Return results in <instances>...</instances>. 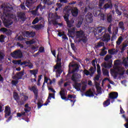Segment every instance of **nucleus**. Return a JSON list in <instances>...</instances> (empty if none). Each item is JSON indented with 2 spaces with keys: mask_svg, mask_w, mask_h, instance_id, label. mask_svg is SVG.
Listing matches in <instances>:
<instances>
[{
  "mask_svg": "<svg viewBox=\"0 0 128 128\" xmlns=\"http://www.w3.org/2000/svg\"><path fill=\"white\" fill-rule=\"evenodd\" d=\"M38 8H40V10H44V8H46V6L44 5L42 6V4H40L37 6L35 10L30 11L31 14H33L34 16H40L38 12Z\"/></svg>",
  "mask_w": 128,
  "mask_h": 128,
  "instance_id": "obj_12",
  "label": "nucleus"
},
{
  "mask_svg": "<svg viewBox=\"0 0 128 128\" xmlns=\"http://www.w3.org/2000/svg\"><path fill=\"white\" fill-rule=\"evenodd\" d=\"M52 98L55 99L56 97H54V94H49L48 96L47 99V101L46 103L44 104V106H48V102H50V100Z\"/></svg>",
  "mask_w": 128,
  "mask_h": 128,
  "instance_id": "obj_19",
  "label": "nucleus"
},
{
  "mask_svg": "<svg viewBox=\"0 0 128 128\" xmlns=\"http://www.w3.org/2000/svg\"><path fill=\"white\" fill-rule=\"evenodd\" d=\"M112 58V56L110 54H107L104 58V60L105 62H108L109 60H110Z\"/></svg>",
  "mask_w": 128,
  "mask_h": 128,
  "instance_id": "obj_38",
  "label": "nucleus"
},
{
  "mask_svg": "<svg viewBox=\"0 0 128 128\" xmlns=\"http://www.w3.org/2000/svg\"><path fill=\"white\" fill-rule=\"evenodd\" d=\"M123 62L124 64V66L126 68H128V61H123Z\"/></svg>",
  "mask_w": 128,
  "mask_h": 128,
  "instance_id": "obj_64",
  "label": "nucleus"
},
{
  "mask_svg": "<svg viewBox=\"0 0 128 128\" xmlns=\"http://www.w3.org/2000/svg\"><path fill=\"white\" fill-rule=\"evenodd\" d=\"M103 104L104 106H110V99H108L104 101V102H103Z\"/></svg>",
  "mask_w": 128,
  "mask_h": 128,
  "instance_id": "obj_36",
  "label": "nucleus"
},
{
  "mask_svg": "<svg viewBox=\"0 0 128 128\" xmlns=\"http://www.w3.org/2000/svg\"><path fill=\"white\" fill-rule=\"evenodd\" d=\"M12 62L14 64H20L21 66L24 65V68L28 66L30 70L34 68V64H32L30 61L28 62L26 60H24L23 62H22V60H14Z\"/></svg>",
  "mask_w": 128,
  "mask_h": 128,
  "instance_id": "obj_5",
  "label": "nucleus"
},
{
  "mask_svg": "<svg viewBox=\"0 0 128 128\" xmlns=\"http://www.w3.org/2000/svg\"><path fill=\"white\" fill-rule=\"evenodd\" d=\"M86 96H88V98H92V96H94V92L92 90V89H89L85 93Z\"/></svg>",
  "mask_w": 128,
  "mask_h": 128,
  "instance_id": "obj_20",
  "label": "nucleus"
},
{
  "mask_svg": "<svg viewBox=\"0 0 128 128\" xmlns=\"http://www.w3.org/2000/svg\"><path fill=\"white\" fill-rule=\"evenodd\" d=\"M103 74L104 76H108V70H103Z\"/></svg>",
  "mask_w": 128,
  "mask_h": 128,
  "instance_id": "obj_51",
  "label": "nucleus"
},
{
  "mask_svg": "<svg viewBox=\"0 0 128 128\" xmlns=\"http://www.w3.org/2000/svg\"><path fill=\"white\" fill-rule=\"evenodd\" d=\"M76 38H79L78 40V42H82L84 44L88 42V38L86 36V34H84V32L82 30H80L79 31L76 32Z\"/></svg>",
  "mask_w": 128,
  "mask_h": 128,
  "instance_id": "obj_3",
  "label": "nucleus"
},
{
  "mask_svg": "<svg viewBox=\"0 0 128 128\" xmlns=\"http://www.w3.org/2000/svg\"><path fill=\"white\" fill-rule=\"evenodd\" d=\"M112 60H110L108 64H104V67L106 68H112Z\"/></svg>",
  "mask_w": 128,
  "mask_h": 128,
  "instance_id": "obj_30",
  "label": "nucleus"
},
{
  "mask_svg": "<svg viewBox=\"0 0 128 128\" xmlns=\"http://www.w3.org/2000/svg\"><path fill=\"white\" fill-rule=\"evenodd\" d=\"M51 52L52 54L54 56V58H56V50H52Z\"/></svg>",
  "mask_w": 128,
  "mask_h": 128,
  "instance_id": "obj_63",
  "label": "nucleus"
},
{
  "mask_svg": "<svg viewBox=\"0 0 128 128\" xmlns=\"http://www.w3.org/2000/svg\"><path fill=\"white\" fill-rule=\"evenodd\" d=\"M4 54L0 51V60H2L4 58Z\"/></svg>",
  "mask_w": 128,
  "mask_h": 128,
  "instance_id": "obj_47",
  "label": "nucleus"
},
{
  "mask_svg": "<svg viewBox=\"0 0 128 128\" xmlns=\"http://www.w3.org/2000/svg\"><path fill=\"white\" fill-rule=\"evenodd\" d=\"M71 48L73 50H76V45H74V44L71 43Z\"/></svg>",
  "mask_w": 128,
  "mask_h": 128,
  "instance_id": "obj_57",
  "label": "nucleus"
},
{
  "mask_svg": "<svg viewBox=\"0 0 128 128\" xmlns=\"http://www.w3.org/2000/svg\"><path fill=\"white\" fill-rule=\"evenodd\" d=\"M96 67H92L91 66L89 69V72H90V76H94V72H96Z\"/></svg>",
  "mask_w": 128,
  "mask_h": 128,
  "instance_id": "obj_25",
  "label": "nucleus"
},
{
  "mask_svg": "<svg viewBox=\"0 0 128 128\" xmlns=\"http://www.w3.org/2000/svg\"><path fill=\"white\" fill-rule=\"evenodd\" d=\"M16 102L18 103V106H22V104H24V102L18 100V101H16Z\"/></svg>",
  "mask_w": 128,
  "mask_h": 128,
  "instance_id": "obj_52",
  "label": "nucleus"
},
{
  "mask_svg": "<svg viewBox=\"0 0 128 128\" xmlns=\"http://www.w3.org/2000/svg\"><path fill=\"white\" fill-rule=\"evenodd\" d=\"M69 70H70V68H72L73 70L71 72V73L78 72V70H80V65H78V64H70L69 66Z\"/></svg>",
  "mask_w": 128,
  "mask_h": 128,
  "instance_id": "obj_11",
  "label": "nucleus"
},
{
  "mask_svg": "<svg viewBox=\"0 0 128 128\" xmlns=\"http://www.w3.org/2000/svg\"><path fill=\"white\" fill-rule=\"evenodd\" d=\"M28 88L30 92H34L35 100H38V88L36 86H32V87L29 86Z\"/></svg>",
  "mask_w": 128,
  "mask_h": 128,
  "instance_id": "obj_9",
  "label": "nucleus"
},
{
  "mask_svg": "<svg viewBox=\"0 0 128 128\" xmlns=\"http://www.w3.org/2000/svg\"><path fill=\"white\" fill-rule=\"evenodd\" d=\"M126 46H128V44H124L122 45V48H121L122 52H124Z\"/></svg>",
  "mask_w": 128,
  "mask_h": 128,
  "instance_id": "obj_49",
  "label": "nucleus"
},
{
  "mask_svg": "<svg viewBox=\"0 0 128 128\" xmlns=\"http://www.w3.org/2000/svg\"><path fill=\"white\" fill-rule=\"evenodd\" d=\"M74 32V30H68V36H72V34Z\"/></svg>",
  "mask_w": 128,
  "mask_h": 128,
  "instance_id": "obj_55",
  "label": "nucleus"
},
{
  "mask_svg": "<svg viewBox=\"0 0 128 128\" xmlns=\"http://www.w3.org/2000/svg\"><path fill=\"white\" fill-rule=\"evenodd\" d=\"M86 90V84L82 86L80 92H82V90L83 92H84V90Z\"/></svg>",
  "mask_w": 128,
  "mask_h": 128,
  "instance_id": "obj_61",
  "label": "nucleus"
},
{
  "mask_svg": "<svg viewBox=\"0 0 128 128\" xmlns=\"http://www.w3.org/2000/svg\"><path fill=\"white\" fill-rule=\"evenodd\" d=\"M25 14L24 12H17V16H24Z\"/></svg>",
  "mask_w": 128,
  "mask_h": 128,
  "instance_id": "obj_42",
  "label": "nucleus"
},
{
  "mask_svg": "<svg viewBox=\"0 0 128 128\" xmlns=\"http://www.w3.org/2000/svg\"><path fill=\"white\" fill-rule=\"evenodd\" d=\"M36 2V0H26V6L28 8H30Z\"/></svg>",
  "mask_w": 128,
  "mask_h": 128,
  "instance_id": "obj_17",
  "label": "nucleus"
},
{
  "mask_svg": "<svg viewBox=\"0 0 128 128\" xmlns=\"http://www.w3.org/2000/svg\"><path fill=\"white\" fill-rule=\"evenodd\" d=\"M94 34L95 36L98 34L102 36V40L105 42H108V41L110 40V36L108 33L106 32V30L104 26L97 27Z\"/></svg>",
  "mask_w": 128,
  "mask_h": 128,
  "instance_id": "obj_1",
  "label": "nucleus"
},
{
  "mask_svg": "<svg viewBox=\"0 0 128 128\" xmlns=\"http://www.w3.org/2000/svg\"><path fill=\"white\" fill-rule=\"evenodd\" d=\"M56 72V76L59 74L60 76L62 70V62H56V64L54 66L53 72Z\"/></svg>",
  "mask_w": 128,
  "mask_h": 128,
  "instance_id": "obj_7",
  "label": "nucleus"
},
{
  "mask_svg": "<svg viewBox=\"0 0 128 128\" xmlns=\"http://www.w3.org/2000/svg\"><path fill=\"white\" fill-rule=\"evenodd\" d=\"M112 74H114V78H118V74H120V73L118 72V71H116L114 70H113L112 71Z\"/></svg>",
  "mask_w": 128,
  "mask_h": 128,
  "instance_id": "obj_41",
  "label": "nucleus"
},
{
  "mask_svg": "<svg viewBox=\"0 0 128 128\" xmlns=\"http://www.w3.org/2000/svg\"><path fill=\"white\" fill-rule=\"evenodd\" d=\"M20 20H21L22 22H24V20H26V16H15L14 17L15 22H18Z\"/></svg>",
  "mask_w": 128,
  "mask_h": 128,
  "instance_id": "obj_26",
  "label": "nucleus"
},
{
  "mask_svg": "<svg viewBox=\"0 0 128 128\" xmlns=\"http://www.w3.org/2000/svg\"><path fill=\"white\" fill-rule=\"evenodd\" d=\"M86 20L88 24H92L94 21V19L92 18V16H89L88 18L86 17Z\"/></svg>",
  "mask_w": 128,
  "mask_h": 128,
  "instance_id": "obj_34",
  "label": "nucleus"
},
{
  "mask_svg": "<svg viewBox=\"0 0 128 128\" xmlns=\"http://www.w3.org/2000/svg\"><path fill=\"white\" fill-rule=\"evenodd\" d=\"M30 72L31 74H33V76H34V74H38V70H30Z\"/></svg>",
  "mask_w": 128,
  "mask_h": 128,
  "instance_id": "obj_33",
  "label": "nucleus"
},
{
  "mask_svg": "<svg viewBox=\"0 0 128 128\" xmlns=\"http://www.w3.org/2000/svg\"><path fill=\"white\" fill-rule=\"evenodd\" d=\"M100 76H102V74H98L94 77V80H100Z\"/></svg>",
  "mask_w": 128,
  "mask_h": 128,
  "instance_id": "obj_46",
  "label": "nucleus"
},
{
  "mask_svg": "<svg viewBox=\"0 0 128 128\" xmlns=\"http://www.w3.org/2000/svg\"><path fill=\"white\" fill-rule=\"evenodd\" d=\"M104 46V43L102 42H98V44L96 45L95 48H100V46Z\"/></svg>",
  "mask_w": 128,
  "mask_h": 128,
  "instance_id": "obj_40",
  "label": "nucleus"
},
{
  "mask_svg": "<svg viewBox=\"0 0 128 128\" xmlns=\"http://www.w3.org/2000/svg\"><path fill=\"white\" fill-rule=\"evenodd\" d=\"M48 78L46 77H44V82H43L44 84H46V82L47 84H48Z\"/></svg>",
  "mask_w": 128,
  "mask_h": 128,
  "instance_id": "obj_60",
  "label": "nucleus"
},
{
  "mask_svg": "<svg viewBox=\"0 0 128 128\" xmlns=\"http://www.w3.org/2000/svg\"><path fill=\"white\" fill-rule=\"evenodd\" d=\"M43 3L44 4H48V6H50L52 4V2L48 0H44Z\"/></svg>",
  "mask_w": 128,
  "mask_h": 128,
  "instance_id": "obj_43",
  "label": "nucleus"
},
{
  "mask_svg": "<svg viewBox=\"0 0 128 128\" xmlns=\"http://www.w3.org/2000/svg\"><path fill=\"white\" fill-rule=\"evenodd\" d=\"M11 56L14 58H22L24 55L20 50H17L11 53Z\"/></svg>",
  "mask_w": 128,
  "mask_h": 128,
  "instance_id": "obj_8",
  "label": "nucleus"
},
{
  "mask_svg": "<svg viewBox=\"0 0 128 128\" xmlns=\"http://www.w3.org/2000/svg\"><path fill=\"white\" fill-rule=\"evenodd\" d=\"M0 32H3V34H6V36H11V34H12V30H8L6 28H2L0 29Z\"/></svg>",
  "mask_w": 128,
  "mask_h": 128,
  "instance_id": "obj_16",
  "label": "nucleus"
},
{
  "mask_svg": "<svg viewBox=\"0 0 128 128\" xmlns=\"http://www.w3.org/2000/svg\"><path fill=\"white\" fill-rule=\"evenodd\" d=\"M62 58H60V53H58L57 55V60H56V62H61Z\"/></svg>",
  "mask_w": 128,
  "mask_h": 128,
  "instance_id": "obj_53",
  "label": "nucleus"
},
{
  "mask_svg": "<svg viewBox=\"0 0 128 128\" xmlns=\"http://www.w3.org/2000/svg\"><path fill=\"white\" fill-rule=\"evenodd\" d=\"M123 38L122 37V36H120L118 38V40L116 41V44H118V46H120V44L123 40Z\"/></svg>",
  "mask_w": 128,
  "mask_h": 128,
  "instance_id": "obj_37",
  "label": "nucleus"
},
{
  "mask_svg": "<svg viewBox=\"0 0 128 128\" xmlns=\"http://www.w3.org/2000/svg\"><path fill=\"white\" fill-rule=\"evenodd\" d=\"M42 75H40L38 76V86H40V80H42Z\"/></svg>",
  "mask_w": 128,
  "mask_h": 128,
  "instance_id": "obj_54",
  "label": "nucleus"
},
{
  "mask_svg": "<svg viewBox=\"0 0 128 128\" xmlns=\"http://www.w3.org/2000/svg\"><path fill=\"white\" fill-rule=\"evenodd\" d=\"M118 72H119L120 76H124V69L122 67H118L117 68Z\"/></svg>",
  "mask_w": 128,
  "mask_h": 128,
  "instance_id": "obj_24",
  "label": "nucleus"
},
{
  "mask_svg": "<svg viewBox=\"0 0 128 128\" xmlns=\"http://www.w3.org/2000/svg\"><path fill=\"white\" fill-rule=\"evenodd\" d=\"M4 35L2 34L0 36V42H4Z\"/></svg>",
  "mask_w": 128,
  "mask_h": 128,
  "instance_id": "obj_45",
  "label": "nucleus"
},
{
  "mask_svg": "<svg viewBox=\"0 0 128 128\" xmlns=\"http://www.w3.org/2000/svg\"><path fill=\"white\" fill-rule=\"evenodd\" d=\"M116 34H113L111 38V42H114V40H116Z\"/></svg>",
  "mask_w": 128,
  "mask_h": 128,
  "instance_id": "obj_62",
  "label": "nucleus"
},
{
  "mask_svg": "<svg viewBox=\"0 0 128 128\" xmlns=\"http://www.w3.org/2000/svg\"><path fill=\"white\" fill-rule=\"evenodd\" d=\"M18 84V80H12V86H16Z\"/></svg>",
  "mask_w": 128,
  "mask_h": 128,
  "instance_id": "obj_50",
  "label": "nucleus"
},
{
  "mask_svg": "<svg viewBox=\"0 0 128 128\" xmlns=\"http://www.w3.org/2000/svg\"><path fill=\"white\" fill-rule=\"evenodd\" d=\"M75 90H76L78 92H82L80 88H82V83L76 82L74 85Z\"/></svg>",
  "mask_w": 128,
  "mask_h": 128,
  "instance_id": "obj_21",
  "label": "nucleus"
},
{
  "mask_svg": "<svg viewBox=\"0 0 128 128\" xmlns=\"http://www.w3.org/2000/svg\"><path fill=\"white\" fill-rule=\"evenodd\" d=\"M64 14H65L64 16H70V14H72L73 16H78V9L76 7H74L72 9V8L67 6L65 7Z\"/></svg>",
  "mask_w": 128,
  "mask_h": 128,
  "instance_id": "obj_2",
  "label": "nucleus"
},
{
  "mask_svg": "<svg viewBox=\"0 0 128 128\" xmlns=\"http://www.w3.org/2000/svg\"><path fill=\"white\" fill-rule=\"evenodd\" d=\"M39 52H44V48L42 46L39 48Z\"/></svg>",
  "mask_w": 128,
  "mask_h": 128,
  "instance_id": "obj_59",
  "label": "nucleus"
},
{
  "mask_svg": "<svg viewBox=\"0 0 128 128\" xmlns=\"http://www.w3.org/2000/svg\"><path fill=\"white\" fill-rule=\"evenodd\" d=\"M40 22V20L38 19V18H36L32 22V24H38V22Z\"/></svg>",
  "mask_w": 128,
  "mask_h": 128,
  "instance_id": "obj_48",
  "label": "nucleus"
},
{
  "mask_svg": "<svg viewBox=\"0 0 128 128\" xmlns=\"http://www.w3.org/2000/svg\"><path fill=\"white\" fill-rule=\"evenodd\" d=\"M1 18L5 28H12V25L14 24V21L12 18H14V17H10L9 18H6V17L3 16L1 17Z\"/></svg>",
  "mask_w": 128,
  "mask_h": 128,
  "instance_id": "obj_6",
  "label": "nucleus"
},
{
  "mask_svg": "<svg viewBox=\"0 0 128 128\" xmlns=\"http://www.w3.org/2000/svg\"><path fill=\"white\" fill-rule=\"evenodd\" d=\"M124 22H119V28H121L122 30H124Z\"/></svg>",
  "mask_w": 128,
  "mask_h": 128,
  "instance_id": "obj_39",
  "label": "nucleus"
},
{
  "mask_svg": "<svg viewBox=\"0 0 128 128\" xmlns=\"http://www.w3.org/2000/svg\"><path fill=\"white\" fill-rule=\"evenodd\" d=\"M50 18H52V17L49 16L48 17V20L50 24H52L54 26H58V22L56 20L57 18H55L50 21Z\"/></svg>",
  "mask_w": 128,
  "mask_h": 128,
  "instance_id": "obj_23",
  "label": "nucleus"
},
{
  "mask_svg": "<svg viewBox=\"0 0 128 128\" xmlns=\"http://www.w3.org/2000/svg\"><path fill=\"white\" fill-rule=\"evenodd\" d=\"M97 73L102 74V70H100V66L98 64H97Z\"/></svg>",
  "mask_w": 128,
  "mask_h": 128,
  "instance_id": "obj_44",
  "label": "nucleus"
},
{
  "mask_svg": "<svg viewBox=\"0 0 128 128\" xmlns=\"http://www.w3.org/2000/svg\"><path fill=\"white\" fill-rule=\"evenodd\" d=\"M24 70L20 72H19L18 73H16V78H17V80H22V76H24Z\"/></svg>",
  "mask_w": 128,
  "mask_h": 128,
  "instance_id": "obj_27",
  "label": "nucleus"
},
{
  "mask_svg": "<svg viewBox=\"0 0 128 128\" xmlns=\"http://www.w3.org/2000/svg\"><path fill=\"white\" fill-rule=\"evenodd\" d=\"M5 112V118H8V116H10V114H12V111L10 110V107L9 106H7L5 108L4 110Z\"/></svg>",
  "mask_w": 128,
  "mask_h": 128,
  "instance_id": "obj_14",
  "label": "nucleus"
},
{
  "mask_svg": "<svg viewBox=\"0 0 128 128\" xmlns=\"http://www.w3.org/2000/svg\"><path fill=\"white\" fill-rule=\"evenodd\" d=\"M106 50V48L105 46L102 49V52L100 54V56H106L108 54V51Z\"/></svg>",
  "mask_w": 128,
  "mask_h": 128,
  "instance_id": "obj_29",
  "label": "nucleus"
},
{
  "mask_svg": "<svg viewBox=\"0 0 128 128\" xmlns=\"http://www.w3.org/2000/svg\"><path fill=\"white\" fill-rule=\"evenodd\" d=\"M107 20L108 22H112V16H108L107 18Z\"/></svg>",
  "mask_w": 128,
  "mask_h": 128,
  "instance_id": "obj_58",
  "label": "nucleus"
},
{
  "mask_svg": "<svg viewBox=\"0 0 128 128\" xmlns=\"http://www.w3.org/2000/svg\"><path fill=\"white\" fill-rule=\"evenodd\" d=\"M82 78V76L80 74H78V73H73L72 77L71 80H72V82H78V80Z\"/></svg>",
  "mask_w": 128,
  "mask_h": 128,
  "instance_id": "obj_13",
  "label": "nucleus"
},
{
  "mask_svg": "<svg viewBox=\"0 0 128 128\" xmlns=\"http://www.w3.org/2000/svg\"><path fill=\"white\" fill-rule=\"evenodd\" d=\"M84 74H86V76H90V72L86 70H84Z\"/></svg>",
  "mask_w": 128,
  "mask_h": 128,
  "instance_id": "obj_56",
  "label": "nucleus"
},
{
  "mask_svg": "<svg viewBox=\"0 0 128 128\" xmlns=\"http://www.w3.org/2000/svg\"><path fill=\"white\" fill-rule=\"evenodd\" d=\"M118 50H116V49L114 48L108 50V53L110 56L114 55V54H118Z\"/></svg>",
  "mask_w": 128,
  "mask_h": 128,
  "instance_id": "obj_28",
  "label": "nucleus"
},
{
  "mask_svg": "<svg viewBox=\"0 0 128 128\" xmlns=\"http://www.w3.org/2000/svg\"><path fill=\"white\" fill-rule=\"evenodd\" d=\"M118 92H112L109 94V98L111 100H116V98H118Z\"/></svg>",
  "mask_w": 128,
  "mask_h": 128,
  "instance_id": "obj_18",
  "label": "nucleus"
},
{
  "mask_svg": "<svg viewBox=\"0 0 128 128\" xmlns=\"http://www.w3.org/2000/svg\"><path fill=\"white\" fill-rule=\"evenodd\" d=\"M42 28H44L42 24H40L39 25L36 24L34 26V28L36 30H41Z\"/></svg>",
  "mask_w": 128,
  "mask_h": 128,
  "instance_id": "obj_32",
  "label": "nucleus"
},
{
  "mask_svg": "<svg viewBox=\"0 0 128 128\" xmlns=\"http://www.w3.org/2000/svg\"><path fill=\"white\" fill-rule=\"evenodd\" d=\"M22 34L25 38H34V36H36V32L34 31H24L22 32Z\"/></svg>",
  "mask_w": 128,
  "mask_h": 128,
  "instance_id": "obj_10",
  "label": "nucleus"
},
{
  "mask_svg": "<svg viewBox=\"0 0 128 128\" xmlns=\"http://www.w3.org/2000/svg\"><path fill=\"white\" fill-rule=\"evenodd\" d=\"M60 96L62 100H70L71 102H73V104L72 106H74V103L76 102V100H70V98H72V95L68 94V98H66V89L62 88L60 92Z\"/></svg>",
  "mask_w": 128,
  "mask_h": 128,
  "instance_id": "obj_4",
  "label": "nucleus"
},
{
  "mask_svg": "<svg viewBox=\"0 0 128 128\" xmlns=\"http://www.w3.org/2000/svg\"><path fill=\"white\" fill-rule=\"evenodd\" d=\"M112 2H110V4H104V10H108V8H112Z\"/></svg>",
  "mask_w": 128,
  "mask_h": 128,
  "instance_id": "obj_35",
  "label": "nucleus"
},
{
  "mask_svg": "<svg viewBox=\"0 0 128 128\" xmlns=\"http://www.w3.org/2000/svg\"><path fill=\"white\" fill-rule=\"evenodd\" d=\"M13 98L16 102H18V100H20V96L17 92H14Z\"/></svg>",
  "mask_w": 128,
  "mask_h": 128,
  "instance_id": "obj_31",
  "label": "nucleus"
},
{
  "mask_svg": "<svg viewBox=\"0 0 128 128\" xmlns=\"http://www.w3.org/2000/svg\"><path fill=\"white\" fill-rule=\"evenodd\" d=\"M78 18V17L76 16H73L71 20H69L68 22H66L67 26L68 28H72V25L74 23V20Z\"/></svg>",
  "mask_w": 128,
  "mask_h": 128,
  "instance_id": "obj_15",
  "label": "nucleus"
},
{
  "mask_svg": "<svg viewBox=\"0 0 128 128\" xmlns=\"http://www.w3.org/2000/svg\"><path fill=\"white\" fill-rule=\"evenodd\" d=\"M79 20H78V22L76 24V28H80L82 24V22H84V18L83 17H78Z\"/></svg>",
  "mask_w": 128,
  "mask_h": 128,
  "instance_id": "obj_22",
  "label": "nucleus"
}]
</instances>
